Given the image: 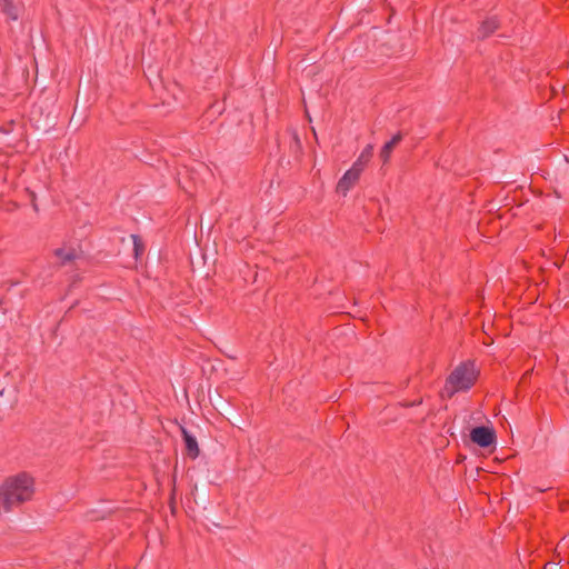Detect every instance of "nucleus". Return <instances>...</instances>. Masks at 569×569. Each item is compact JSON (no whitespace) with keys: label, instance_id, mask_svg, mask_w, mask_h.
I'll return each instance as SVG.
<instances>
[{"label":"nucleus","instance_id":"1","mask_svg":"<svg viewBox=\"0 0 569 569\" xmlns=\"http://www.w3.org/2000/svg\"><path fill=\"white\" fill-rule=\"evenodd\" d=\"M36 493V479L20 471L6 477L0 483V513H9L14 508L32 500Z\"/></svg>","mask_w":569,"mask_h":569},{"label":"nucleus","instance_id":"2","mask_svg":"<svg viewBox=\"0 0 569 569\" xmlns=\"http://www.w3.org/2000/svg\"><path fill=\"white\" fill-rule=\"evenodd\" d=\"M477 380V371L473 363L463 362L459 365L447 378L446 390L449 396L460 391L469 390Z\"/></svg>","mask_w":569,"mask_h":569},{"label":"nucleus","instance_id":"3","mask_svg":"<svg viewBox=\"0 0 569 569\" xmlns=\"http://www.w3.org/2000/svg\"><path fill=\"white\" fill-rule=\"evenodd\" d=\"M470 438L478 446L486 448L495 443L496 433L492 428L481 426L471 430Z\"/></svg>","mask_w":569,"mask_h":569},{"label":"nucleus","instance_id":"4","mask_svg":"<svg viewBox=\"0 0 569 569\" xmlns=\"http://www.w3.org/2000/svg\"><path fill=\"white\" fill-rule=\"evenodd\" d=\"M360 174H361V172L358 170V168L351 167L349 170H347L337 183V192L346 196L347 192L359 180Z\"/></svg>","mask_w":569,"mask_h":569},{"label":"nucleus","instance_id":"5","mask_svg":"<svg viewBox=\"0 0 569 569\" xmlns=\"http://www.w3.org/2000/svg\"><path fill=\"white\" fill-rule=\"evenodd\" d=\"M181 433L188 456L196 459L200 453L197 439L184 427H181Z\"/></svg>","mask_w":569,"mask_h":569},{"label":"nucleus","instance_id":"6","mask_svg":"<svg viewBox=\"0 0 569 569\" xmlns=\"http://www.w3.org/2000/svg\"><path fill=\"white\" fill-rule=\"evenodd\" d=\"M499 28V21L496 17H490L483 20L478 28L477 37L479 39H486L491 36Z\"/></svg>","mask_w":569,"mask_h":569},{"label":"nucleus","instance_id":"7","mask_svg":"<svg viewBox=\"0 0 569 569\" xmlns=\"http://www.w3.org/2000/svg\"><path fill=\"white\" fill-rule=\"evenodd\" d=\"M402 140L401 133L395 134L390 141L386 142L385 146L380 150V158L383 163H387L390 160L392 150Z\"/></svg>","mask_w":569,"mask_h":569},{"label":"nucleus","instance_id":"8","mask_svg":"<svg viewBox=\"0 0 569 569\" xmlns=\"http://www.w3.org/2000/svg\"><path fill=\"white\" fill-rule=\"evenodd\" d=\"M372 153H373V146L372 144H368L363 150L362 152L360 153V156L358 157V159L355 161V163L352 164L353 168H358V170L360 172L363 171L365 167L367 166V163L370 161L371 157H372Z\"/></svg>","mask_w":569,"mask_h":569},{"label":"nucleus","instance_id":"9","mask_svg":"<svg viewBox=\"0 0 569 569\" xmlns=\"http://www.w3.org/2000/svg\"><path fill=\"white\" fill-rule=\"evenodd\" d=\"M0 8L2 13L10 20L16 21L19 19V11L13 0H0Z\"/></svg>","mask_w":569,"mask_h":569},{"label":"nucleus","instance_id":"10","mask_svg":"<svg viewBox=\"0 0 569 569\" xmlns=\"http://www.w3.org/2000/svg\"><path fill=\"white\" fill-rule=\"evenodd\" d=\"M53 253L60 260L61 264H67L77 257L76 250L72 248H58Z\"/></svg>","mask_w":569,"mask_h":569},{"label":"nucleus","instance_id":"11","mask_svg":"<svg viewBox=\"0 0 569 569\" xmlns=\"http://www.w3.org/2000/svg\"><path fill=\"white\" fill-rule=\"evenodd\" d=\"M131 239H132V242H133L134 256H136V258H138L139 256H141L143 253L144 246H143V243H142V241H141L139 236L131 234Z\"/></svg>","mask_w":569,"mask_h":569}]
</instances>
